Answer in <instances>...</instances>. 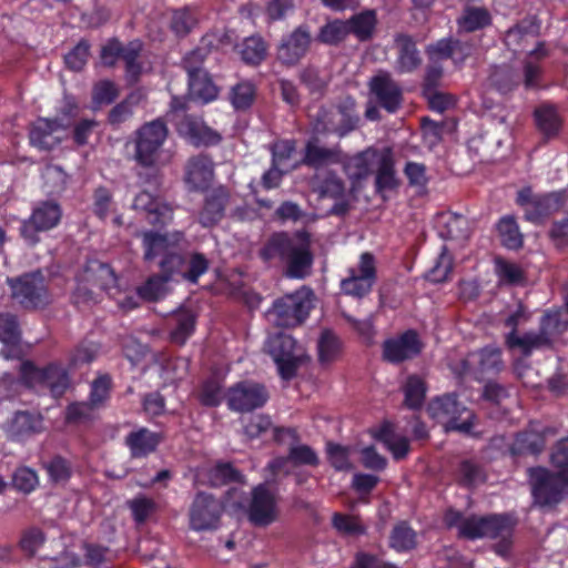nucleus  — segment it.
<instances>
[{
	"instance_id": "nucleus-1",
	"label": "nucleus",
	"mask_w": 568,
	"mask_h": 568,
	"mask_svg": "<svg viewBox=\"0 0 568 568\" xmlns=\"http://www.w3.org/2000/svg\"><path fill=\"white\" fill-rule=\"evenodd\" d=\"M185 235L182 231L160 233L144 231L141 234L143 261L156 263L160 272L170 282L184 281L196 285L210 268V261L200 252L181 250Z\"/></svg>"
},
{
	"instance_id": "nucleus-2",
	"label": "nucleus",
	"mask_w": 568,
	"mask_h": 568,
	"mask_svg": "<svg viewBox=\"0 0 568 568\" xmlns=\"http://www.w3.org/2000/svg\"><path fill=\"white\" fill-rule=\"evenodd\" d=\"M258 256L268 264L278 261L287 278L304 280L311 275L314 264L311 235L306 231H297L294 236L286 232H275L260 248Z\"/></svg>"
},
{
	"instance_id": "nucleus-3",
	"label": "nucleus",
	"mask_w": 568,
	"mask_h": 568,
	"mask_svg": "<svg viewBox=\"0 0 568 568\" xmlns=\"http://www.w3.org/2000/svg\"><path fill=\"white\" fill-rule=\"evenodd\" d=\"M314 293L303 287L273 302L268 315L277 327H296L305 322L314 307Z\"/></svg>"
},
{
	"instance_id": "nucleus-4",
	"label": "nucleus",
	"mask_w": 568,
	"mask_h": 568,
	"mask_svg": "<svg viewBox=\"0 0 568 568\" xmlns=\"http://www.w3.org/2000/svg\"><path fill=\"white\" fill-rule=\"evenodd\" d=\"M354 108L355 100L352 98H347L337 109L318 108L310 114L313 132L344 138L358 125L359 116L355 113Z\"/></svg>"
},
{
	"instance_id": "nucleus-5",
	"label": "nucleus",
	"mask_w": 568,
	"mask_h": 568,
	"mask_svg": "<svg viewBox=\"0 0 568 568\" xmlns=\"http://www.w3.org/2000/svg\"><path fill=\"white\" fill-rule=\"evenodd\" d=\"M531 496L540 507L555 506L568 496V477L546 467L528 469Z\"/></svg>"
},
{
	"instance_id": "nucleus-6",
	"label": "nucleus",
	"mask_w": 568,
	"mask_h": 568,
	"mask_svg": "<svg viewBox=\"0 0 568 568\" xmlns=\"http://www.w3.org/2000/svg\"><path fill=\"white\" fill-rule=\"evenodd\" d=\"M7 283L12 298L26 310L44 308L51 303L47 280L40 270L8 277Z\"/></svg>"
},
{
	"instance_id": "nucleus-7",
	"label": "nucleus",
	"mask_w": 568,
	"mask_h": 568,
	"mask_svg": "<svg viewBox=\"0 0 568 568\" xmlns=\"http://www.w3.org/2000/svg\"><path fill=\"white\" fill-rule=\"evenodd\" d=\"M20 381L27 387L45 386L53 397L63 396L70 386V375L60 363L52 362L38 367L32 361H23L20 365Z\"/></svg>"
},
{
	"instance_id": "nucleus-8",
	"label": "nucleus",
	"mask_w": 568,
	"mask_h": 568,
	"mask_svg": "<svg viewBox=\"0 0 568 568\" xmlns=\"http://www.w3.org/2000/svg\"><path fill=\"white\" fill-rule=\"evenodd\" d=\"M225 513L223 500L207 491H197L189 507V528L195 532L216 531Z\"/></svg>"
},
{
	"instance_id": "nucleus-9",
	"label": "nucleus",
	"mask_w": 568,
	"mask_h": 568,
	"mask_svg": "<svg viewBox=\"0 0 568 568\" xmlns=\"http://www.w3.org/2000/svg\"><path fill=\"white\" fill-rule=\"evenodd\" d=\"M428 413L435 419H445L447 432L469 434L475 414L463 405L456 394H445L430 400Z\"/></svg>"
},
{
	"instance_id": "nucleus-10",
	"label": "nucleus",
	"mask_w": 568,
	"mask_h": 568,
	"mask_svg": "<svg viewBox=\"0 0 568 568\" xmlns=\"http://www.w3.org/2000/svg\"><path fill=\"white\" fill-rule=\"evenodd\" d=\"M62 219V209L55 201L39 202L28 219L21 221L19 233L29 246L40 242L39 233L48 232L59 225Z\"/></svg>"
},
{
	"instance_id": "nucleus-11",
	"label": "nucleus",
	"mask_w": 568,
	"mask_h": 568,
	"mask_svg": "<svg viewBox=\"0 0 568 568\" xmlns=\"http://www.w3.org/2000/svg\"><path fill=\"white\" fill-rule=\"evenodd\" d=\"M503 368L501 349L496 346H486L479 351L468 353L459 362L456 373L460 377H473L476 381H481L499 374Z\"/></svg>"
},
{
	"instance_id": "nucleus-12",
	"label": "nucleus",
	"mask_w": 568,
	"mask_h": 568,
	"mask_svg": "<svg viewBox=\"0 0 568 568\" xmlns=\"http://www.w3.org/2000/svg\"><path fill=\"white\" fill-rule=\"evenodd\" d=\"M559 433L556 426L542 425L539 422H530L528 426L516 433L508 446L511 457L539 456L546 448L547 439Z\"/></svg>"
},
{
	"instance_id": "nucleus-13",
	"label": "nucleus",
	"mask_w": 568,
	"mask_h": 568,
	"mask_svg": "<svg viewBox=\"0 0 568 568\" xmlns=\"http://www.w3.org/2000/svg\"><path fill=\"white\" fill-rule=\"evenodd\" d=\"M227 408L236 413H251L262 408L270 399V393L262 383L245 379L230 386L225 393Z\"/></svg>"
},
{
	"instance_id": "nucleus-14",
	"label": "nucleus",
	"mask_w": 568,
	"mask_h": 568,
	"mask_svg": "<svg viewBox=\"0 0 568 568\" xmlns=\"http://www.w3.org/2000/svg\"><path fill=\"white\" fill-rule=\"evenodd\" d=\"M423 349L424 343L418 332L409 328L383 342L382 359L388 364L399 365L416 358Z\"/></svg>"
},
{
	"instance_id": "nucleus-15",
	"label": "nucleus",
	"mask_w": 568,
	"mask_h": 568,
	"mask_svg": "<svg viewBox=\"0 0 568 568\" xmlns=\"http://www.w3.org/2000/svg\"><path fill=\"white\" fill-rule=\"evenodd\" d=\"M246 517L254 527L261 528L267 527L277 520V500L265 484H258L252 488Z\"/></svg>"
},
{
	"instance_id": "nucleus-16",
	"label": "nucleus",
	"mask_w": 568,
	"mask_h": 568,
	"mask_svg": "<svg viewBox=\"0 0 568 568\" xmlns=\"http://www.w3.org/2000/svg\"><path fill=\"white\" fill-rule=\"evenodd\" d=\"M376 281L374 255L369 252L361 254L357 268H349L348 276L341 282V290L354 297L367 295Z\"/></svg>"
},
{
	"instance_id": "nucleus-17",
	"label": "nucleus",
	"mask_w": 568,
	"mask_h": 568,
	"mask_svg": "<svg viewBox=\"0 0 568 568\" xmlns=\"http://www.w3.org/2000/svg\"><path fill=\"white\" fill-rule=\"evenodd\" d=\"M372 100L389 113L396 112L403 102V89L387 71L379 70L368 83Z\"/></svg>"
},
{
	"instance_id": "nucleus-18",
	"label": "nucleus",
	"mask_w": 568,
	"mask_h": 568,
	"mask_svg": "<svg viewBox=\"0 0 568 568\" xmlns=\"http://www.w3.org/2000/svg\"><path fill=\"white\" fill-rule=\"evenodd\" d=\"M132 206L144 212L148 223L156 229H163L173 222L174 207L146 191L136 194Z\"/></svg>"
},
{
	"instance_id": "nucleus-19",
	"label": "nucleus",
	"mask_w": 568,
	"mask_h": 568,
	"mask_svg": "<svg viewBox=\"0 0 568 568\" xmlns=\"http://www.w3.org/2000/svg\"><path fill=\"white\" fill-rule=\"evenodd\" d=\"M203 206L197 214V222L206 229L219 224L225 216L231 194L226 186L219 185L204 192Z\"/></svg>"
},
{
	"instance_id": "nucleus-20",
	"label": "nucleus",
	"mask_w": 568,
	"mask_h": 568,
	"mask_svg": "<svg viewBox=\"0 0 568 568\" xmlns=\"http://www.w3.org/2000/svg\"><path fill=\"white\" fill-rule=\"evenodd\" d=\"M214 163L205 155L191 158L185 166L184 182L190 191L206 192L214 181Z\"/></svg>"
},
{
	"instance_id": "nucleus-21",
	"label": "nucleus",
	"mask_w": 568,
	"mask_h": 568,
	"mask_svg": "<svg viewBox=\"0 0 568 568\" xmlns=\"http://www.w3.org/2000/svg\"><path fill=\"white\" fill-rule=\"evenodd\" d=\"M284 436H288L293 439L294 444L288 447V459L290 464L295 467L310 466L317 467L321 463L320 456L314 448L306 444H300V435L295 428L291 427H275L274 439L276 442H283Z\"/></svg>"
},
{
	"instance_id": "nucleus-22",
	"label": "nucleus",
	"mask_w": 568,
	"mask_h": 568,
	"mask_svg": "<svg viewBox=\"0 0 568 568\" xmlns=\"http://www.w3.org/2000/svg\"><path fill=\"white\" fill-rule=\"evenodd\" d=\"M6 430L11 440L23 442L43 430V418L37 412L18 410L8 423Z\"/></svg>"
},
{
	"instance_id": "nucleus-23",
	"label": "nucleus",
	"mask_w": 568,
	"mask_h": 568,
	"mask_svg": "<svg viewBox=\"0 0 568 568\" xmlns=\"http://www.w3.org/2000/svg\"><path fill=\"white\" fill-rule=\"evenodd\" d=\"M381 155V150L368 146L366 150L347 156L343 161L344 172L353 183L367 179L373 172Z\"/></svg>"
},
{
	"instance_id": "nucleus-24",
	"label": "nucleus",
	"mask_w": 568,
	"mask_h": 568,
	"mask_svg": "<svg viewBox=\"0 0 568 568\" xmlns=\"http://www.w3.org/2000/svg\"><path fill=\"white\" fill-rule=\"evenodd\" d=\"M375 192L384 194L387 191H394L399 186V180L396 175L395 159L392 148L386 146L381 150V155L374 168Z\"/></svg>"
},
{
	"instance_id": "nucleus-25",
	"label": "nucleus",
	"mask_w": 568,
	"mask_h": 568,
	"mask_svg": "<svg viewBox=\"0 0 568 568\" xmlns=\"http://www.w3.org/2000/svg\"><path fill=\"white\" fill-rule=\"evenodd\" d=\"M310 43V32L300 27L282 40L277 50V57L283 63L294 64L305 55Z\"/></svg>"
},
{
	"instance_id": "nucleus-26",
	"label": "nucleus",
	"mask_w": 568,
	"mask_h": 568,
	"mask_svg": "<svg viewBox=\"0 0 568 568\" xmlns=\"http://www.w3.org/2000/svg\"><path fill=\"white\" fill-rule=\"evenodd\" d=\"M163 437L160 433L141 427L130 432L124 439L132 458H144L154 453Z\"/></svg>"
},
{
	"instance_id": "nucleus-27",
	"label": "nucleus",
	"mask_w": 568,
	"mask_h": 568,
	"mask_svg": "<svg viewBox=\"0 0 568 568\" xmlns=\"http://www.w3.org/2000/svg\"><path fill=\"white\" fill-rule=\"evenodd\" d=\"M397 58L395 70L399 74L412 73L422 64V57L410 36L397 34L395 37Z\"/></svg>"
},
{
	"instance_id": "nucleus-28",
	"label": "nucleus",
	"mask_w": 568,
	"mask_h": 568,
	"mask_svg": "<svg viewBox=\"0 0 568 568\" xmlns=\"http://www.w3.org/2000/svg\"><path fill=\"white\" fill-rule=\"evenodd\" d=\"M562 204L564 194L561 192L537 194L530 207L526 209L524 217L534 224H541L548 216L559 211Z\"/></svg>"
},
{
	"instance_id": "nucleus-29",
	"label": "nucleus",
	"mask_w": 568,
	"mask_h": 568,
	"mask_svg": "<svg viewBox=\"0 0 568 568\" xmlns=\"http://www.w3.org/2000/svg\"><path fill=\"white\" fill-rule=\"evenodd\" d=\"M374 438L382 443L397 462L405 459L410 452L409 439L397 434L390 422H384L374 434Z\"/></svg>"
},
{
	"instance_id": "nucleus-30",
	"label": "nucleus",
	"mask_w": 568,
	"mask_h": 568,
	"mask_svg": "<svg viewBox=\"0 0 568 568\" xmlns=\"http://www.w3.org/2000/svg\"><path fill=\"white\" fill-rule=\"evenodd\" d=\"M0 341L4 348L1 354L6 357H16L20 352L21 331L16 315L0 313Z\"/></svg>"
},
{
	"instance_id": "nucleus-31",
	"label": "nucleus",
	"mask_w": 568,
	"mask_h": 568,
	"mask_svg": "<svg viewBox=\"0 0 568 568\" xmlns=\"http://www.w3.org/2000/svg\"><path fill=\"white\" fill-rule=\"evenodd\" d=\"M180 136L193 142H216L221 136L209 128L202 119L192 115H183L176 123Z\"/></svg>"
},
{
	"instance_id": "nucleus-32",
	"label": "nucleus",
	"mask_w": 568,
	"mask_h": 568,
	"mask_svg": "<svg viewBox=\"0 0 568 568\" xmlns=\"http://www.w3.org/2000/svg\"><path fill=\"white\" fill-rule=\"evenodd\" d=\"M506 344L509 348H519L523 356L529 357L534 351L550 348L552 346L548 337L539 329L538 332H527L523 336L515 333H508Z\"/></svg>"
},
{
	"instance_id": "nucleus-33",
	"label": "nucleus",
	"mask_w": 568,
	"mask_h": 568,
	"mask_svg": "<svg viewBox=\"0 0 568 568\" xmlns=\"http://www.w3.org/2000/svg\"><path fill=\"white\" fill-rule=\"evenodd\" d=\"M493 22L490 11L484 6H468L463 8L457 19L458 30L463 32H475L489 27Z\"/></svg>"
},
{
	"instance_id": "nucleus-34",
	"label": "nucleus",
	"mask_w": 568,
	"mask_h": 568,
	"mask_svg": "<svg viewBox=\"0 0 568 568\" xmlns=\"http://www.w3.org/2000/svg\"><path fill=\"white\" fill-rule=\"evenodd\" d=\"M436 223L440 237L445 240H462L468 235L467 219L463 215L440 213Z\"/></svg>"
},
{
	"instance_id": "nucleus-35",
	"label": "nucleus",
	"mask_w": 568,
	"mask_h": 568,
	"mask_svg": "<svg viewBox=\"0 0 568 568\" xmlns=\"http://www.w3.org/2000/svg\"><path fill=\"white\" fill-rule=\"evenodd\" d=\"M517 525L510 514H489L484 516V538L497 539L504 535H514Z\"/></svg>"
},
{
	"instance_id": "nucleus-36",
	"label": "nucleus",
	"mask_w": 568,
	"mask_h": 568,
	"mask_svg": "<svg viewBox=\"0 0 568 568\" xmlns=\"http://www.w3.org/2000/svg\"><path fill=\"white\" fill-rule=\"evenodd\" d=\"M173 322L170 338L175 344L184 345L195 332L196 314L191 310H181L173 315Z\"/></svg>"
},
{
	"instance_id": "nucleus-37",
	"label": "nucleus",
	"mask_w": 568,
	"mask_h": 568,
	"mask_svg": "<svg viewBox=\"0 0 568 568\" xmlns=\"http://www.w3.org/2000/svg\"><path fill=\"white\" fill-rule=\"evenodd\" d=\"M68 130L67 124L58 115L52 118L40 116L31 123L29 136L31 142H41L49 136L59 135Z\"/></svg>"
},
{
	"instance_id": "nucleus-38",
	"label": "nucleus",
	"mask_w": 568,
	"mask_h": 568,
	"mask_svg": "<svg viewBox=\"0 0 568 568\" xmlns=\"http://www.w3.org/2000/svg\"><path fill=\"white\" fill-rule=\"evenodd\" d=\"M190 95L203 103L214 101L219 95V88L213 82L207 71L189 77Z\"/></svg>"
},
{
	"instance_id": "nucleus-39",
	"label": "nucleus",
	"mask_w": 568,
	"mask_h": 568,
	"mask_svg": "<svg viewBox=\"0 0 568 568\" xmlns=\"http://www.w3.org/2000/svg\"><path fill=\"white\" fill-rule=\"evenodd\" d=\"M403 393L405 407L412 410H418L424 405L427 384L424 378L417 374L408 375L403 385Z\"/></svg>"
},
{
	"instance_id": "nucleus-40",
	"label": "nucleus",
	"mask_w": 568,
	"mask_h": 568,
	"mask_svg": "<svg viewBox=\"0 0 568 568\" xmlns=\"http://www.w3.org/2000/svg\"><path fill=\"white\" fill-rule=\"evenodd\" d=\"M237 50L244 63L255 67L266 59L268 47L262 37L251 36L237 45Z\"/></svg>"
},
{
	"instance_id": "nucleus-41",
	"label": "nucleus",
	"mask_w": 568,
	"mask_h": 568,
	"mask_svg": "<svg viewBox=\"0 0 568 568\" xmlns=\"http://www.w3.org/2000/svg\"><path fill=\"white\" fill-rule=\"evenodd\" d=\"M42 468L52 484H65L73 474V465L70 459L60 454H54L48 460L41 462Z\"/></svg>"
},
{
	"instance_id": "nucleus-42",
	"label": "nucleus",
	"mask_w": 568,
	"mask_h": 568,
	"mask_svg": "<svg viewBox=\"0 0 568 568\" xmlns=\"http://www.w3.org/2000/svg\"><path fill=\"white\" fill-rule=\"evenodd\" d=\"M534 115L538 129L547 138H555L562 124L558 109L551 104H541L535 110Z\"/></svg>"
},
{
	"instance_id": "nucleus-43",
	"label": "nucleus",
	"mask_w": 568,
	"mask_h": 568,
	"mask_svg": "<svg viewBox=\"0 0 568 568\" xmlns=\"http://www.w3.org/2000/svg\"><path fill=\"white\" fill-rule=\"evenodd\" d=\"M195 398L203 407L214 408L220 406L223 400L222 382L215 376L205 378L195 390Z\"/></svg>"
},
{
	"instance_id": "nucleus-44",
	"label": "nucleus",
	"mask_w": 568,
	"mask_h": 568,
	"mask_svg": "<svg viewBox=\"0 0 568 568\" xmlns=\"http://www.w3.org/2000/svg\"><path fill=\"white\" fill-rule=\"evenodd\" d=\"M388 545L396 552L409 551L417 546L416 531L407 521H399L390 531Z\"/></svg>"
},
{
	"instance_id": "nucleus-45",
	"label": "nucleus",
	"mask_w": 568,
	"mask_h": 568,
	"mask_svg": "<svg viewBox=\"0 0 568 568\" xmlns=\"http://www.w3.org/2000/svg\"><path fill=\"white\" fill-rule=\"evenodd\" d=\"M456 480L464 488H474L485 483L486 474L480 464L471 459H465L458 465Z\"/></svg>"
},
{
	"instance_id": "nucleus-46",
	"label": "nucleus",
	"mask_w": 568,
	"mask_h": 568,
	"mask_svg": "<svg viewBox=\"0 0 568 568\" xmlns=\"http://www.w3.org/2000/svg\"><path fill=\"white\" fill-rule=\"evenodd\" d=\"M503 246L508 250H518L524 244L516 219L513 215L503 216L496 225Z\"/></svg>"
},
{
	"instance_id": "nucleus-47",
	"label": "nucleus",
	"mask_w": 568,
	"mask_h": 568,
	"mask_svg": "<svg viewBox=\"0 0 568 568\" xmlns=\"http://www.w3.org/2000/svg\"><path fill=\"white\" fill-rule=\"evenodd\" d=\"M169 283L161 273L152 274L136 287V294L145 302H158L168 294Z\"/></svg>"
},
{
	"instance_id": "nucleus-48",
	"label": "nucleus",
	"mask_w": 568,
	"mask_h": 568,
	"mask_svg": "<svg viewBox=\"0 0 568 568\" xmlns=\"http://www.w3.org/2000/svg\"><path fill=\"white\" fill-rule=\"evenodd\" d=\"M426 51L430 59H448L457 58L460 55V59L463 60L466 55H468L469 48L459 40L448 38L440 39L436 43L429 44Z\"/></svg>"
},
{
	"instance_id": "nucleus-49",
	"label": "nucleus",
	"mask_w": 568,
	"mask_h": 568,
	"mask_svg": "<svg viewBox=\"0 0 568 568\" xmlns=\"http://www.w3.org/2000/svg\"><path fill=\"white\" fill-rule=\"evenodd\" d=\"M568 329V318L560 311H547L540 318L539 331L551 344Z\"/></svg>"
},
{
	"instance_id": "nucleus-50",
	"label": "nucleus",
	"mask_w": 568,
	"mask_h": 568,
	"mask_svg": "<svg viewBox=\"0 0 568 568\" xmlns=\"http://www.w3.org/2000/svg\"><path fill=\"white\" fill-rule=\"evenodd\" d=\"M210 484L214 487L231 483H244V475L230 462H219L209 471Z\"/></svg>"
},
{
	"instance_id": "nucleus-51",
	"label": "nucleus",
	"mask_w": 568,
	"mask_h": 568,
	"mask_svg": "<svg viewBox=\"0 0 568 568\" xmlns=\"http://www.w3.org/2000/svg\"><path fill=\"white\" fill-rule=\"evenodd\" d=\"M163 144H135V159L145 168L158 166L170 160V154L162 149Z\"/></svg>"
},
{
	"instance_id": "nucleus-52",
	"label": "nucleus",
	"mask_w": 568,
	"mask_h": 568,
	"mask_svg": "<svg viewBox=\"0 0 568 568\" xmlns=\"http://www.w3.org/2000/svg\"><path fill=\"white\" fill-rule=\"evenodd\" d=\"M317 349L321 363L333 362L342 351V341L332 329H324L320 336Z\"/></svg>"
},
{
	"instance_id": "nucleus-53",
	"label": "nucleus",
	"mask_w": 568,
	"mask_h": 568,
	"mask_svg": "<svg viewBox=\"0 0 568 568\" xmlns=\"http://www.w3.org/2000/svg\"><path fill=\"white\" fill-rule=\"evenodd\" d=\"M234 41V31L227 29L226 27L213 28L207 31L200 40V42L206 49H209L210 52L232 47Z\"/></svg>"
},
{
	"instance_id": "nucleus-54",
	"label": "nucleus",
	"mask_w": 568,
	"mask_h": 568,
	"mask_svg": "<svg viewBox=\"0 0 568 568\" xmlns=\"http://www.w3.org/2000/svg\"><path fill=\"white\" fill-rule=\"evenodd\" d=\"M349 34L353 33L358 40H368L376 26V16L374 11H365L355 14L349 20Z\"/></svg>"
},
{
	"instance_id": "nucleus-55",
	"label": "nucleus",
	"mask_w": 568,
	"mask_h": 568,
	"mask_svg": "<svg viewBox=\"0 0 568 568\" xmlns=\"http://www.w3.org/2000/svg\"><path fill=\"white\" fill-rule=\"evenodd\" d=\"M349 34V23L343 20H333L323 26L318 33V41L328 44L337 45L343 42Z\"/></svg>"
},
{
	"instance_id": "nucleus-56",
	"label": "nucleus",
	"mask_w": 568,
	"mask_h": 568,
	"mask_svg": "<svg viewBox=\"0 0 568 568\" xmlns=\"http://www.w3.org/2000/svg\"><path fill=\"white\" fill-rule=\"evenodd\" d=\"M197 23L199 16L196 10L183 8L173 12L171 29L178 37H185L197 26Z\"/></svg>"
},
{
	"instance_id": "nucleus-57",
	"label": "nucleus",
	"mask_w": 568,
	"mask_h": 568,
	"mask_svg": "<svg viewBox=\"0 0 568 568\" xmlns=\"http://www.w3.org/2000/svg\"><path fill=\"white\" fill-rule=\"evenodd\" d=\"M338 155L336 149H325L318 144H306L304 163L313 168H321L338 162Z\"/></svg>"
},
{
	"instance_id": "nucleus-58",
	"label": "nucleus",
	"mask_w": 568,
	"mask_h": 568,
	"mask_svg": "<svg viewBox=\"0 0 568 568\" xmlns=\"http://www.w3.org/2000/svg\"><path fill=\"white\" fill-rule=\"evenodd\" d=\"M490 82L503 93L515 89L520 82V74L508 65L496 67L490 73Z\"/></svg>"
},
{
	"instance_id": "nucleus-59",
	"label": "nucleus",
	"mask_w": 568,
	"mask_h": 568,
	"mask_svg": "<svg viewBox=\"0 0 568 568\" xmlns=\"http://www.w3.org/2000/svg\"><path fill=\"white\" fill-rule=\"evenodd\" d=\"M111 388L112 379L110 375H99L91 383L88 400L98 409L101 408L110 399Z\"/></svg>"
},
{
	"instance_id": "nucleus-60",
	"label": "nucleus",
	"mask_w": 568,
	"mask_h": 568,
	"mask_svg": "<svg viewBox=\"0 0 568 568\" xmlns=\"http://www.w3.org/2000/svg\"><path fill=\"white\" fill-rule=\"evenodd\" d=\"M297 343L288 334H277L268 341V352L273 359L298 355Z\"/></svg>"
},
{
	"instance_id": "nucleus-61",
	"label": "nucleus",
	"mask_w": 568,
	"mask_h": 568,
	"mask_svg": "<svg viewBox=\"0 0 568 568\" xmlns=\"http://www.w3.org/2000/svg\"><path fill=\"white\" fill-rule=\"evenodd\" d=\"M168 133L165 122L162 119H155L136 131V142H164Z\"/></svg>"
},
{
	"instance_id": "nucleus-62",
	"label": "nucleus",
	"mask_w": 568,
	"mask_h": 568,
	"mask_svg": "<svg viewBox=\"0 0 568 568\" xmlns=\"http://www.w3.org/2000/svg\"><path fill=\"white\" fill-rule=\"evenodd\" d=\"M326 455L329 465L336 471H348L352 468L348 447L328 442L326 444Z\"/></svg>"
},
{
	"instance_id": "nucleus-63",
	"label": "nucleus",
	"mask_w": 568,
	"mask_h": 568,
	"mask_svg": "<svg viewBox=\"0 0 568 568\" xmlns=\"http://www.w3.org/2000/svg\"><path fill=\"white\" fill-rule=\"evenodd\" d=\"M255 99V87L248 82L243 81L232 88L230 100L234 109L246 110Z\"/></svg>"
},
{
	"instance_id": "nucleus-64",
	"label": "nucleus",
	"mask_w": 568,
	"mask_h": 568,
	"mask_svg": "<svg viewBox=\"0 0 568 568\" xmlns=\"http://www.w3.org/2000/svg\"><path fill=\"white\" fill-rule=\"evenodd\" d=\"M210 53L209 49L200 42L195 49L183 57L182 67L187 73V77L206 71L203 64Z\"/></svg>"
}]
</instances>
